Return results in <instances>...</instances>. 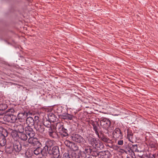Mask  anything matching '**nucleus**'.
<instances>
[{
	"label": "nucleus",
	"instance_id": "4468645a",
	"mask_svg": "<svg viewBox=\"0 0 158 158\" xmlns=\"http://www.w3.org/2000/svg\"><path fill=\"white\" fill-rule=\"evenodd\" d=\"M27 116V114L26 113H22L18 114V117L19 119L21 120H25Z\"/></svg>",
	"mask_w": 158,
	"mask_h": 158
},
{
	"label": "nucleus",
	"instance_id": "6e6552de",
	"mask_svg": "<svg viewBox=\"0 0 158 158\" xmlns=\"http://www.w3.org/2000/svg\"><path fill=\"white\" fill-rule=\"evenodd\" d=\"M34 120L31 117H29L27 118L26 123L28 126H33L34 124Z\"/></svg>",
	"mask_w": 158,
	"mask_h": 158
},
{
	"label": "nucleus",
	"instance_id": "412c9836",
	"mask_svg": "<svg viewBox=\"0 0 158 158\" xmlns=\"http://www.w3.org/2000/svg\"><path fill=\"white\" fill-rule=\"evenodd\" d=\"M56 133L54 132L52 130L51 128H49V135L53 138L54 137V135Z\"/></svg>",
	"mask_w": 158,
	"mask_h": 158
},
{
	"label": "nucleus",
	"instance_id": "f257e3e1",
	"mask_svg": "<svg viewBox=\"0 0 158 158\" xmlns=\"http://www.w3.org/2000/svg\"><path fill=\"white\" fill-rule=\"evenodd\" d=\"M89 143L94 148L98 149H101L103 147L102 143L98 139L95 138H90L89 139Z\"/></svg>",
	"mask_w": 158,
	"mask_h": 158
},
{
	"label": "nucleus",
	"instance_id": "a878e982",
	"mask_svg": "<svg viewBox=\"0 0 158 158\" xmlns=\"http://www.w3.org/2000/svg\"><path fill=\"white\" fill-rule=\"evenodd\" d=\"M118 144L119 145H122L123 144V140H119L118 141Z\"/></svg>",
	"mask_w": 158,
	"mask_h": 158
},
{
	"label": "nucleus",
	"instance_id": "b1692460",
	"mask_svg": "<svg viewBox=\"0 0 158 158\" xmlns=\"http://www.w3.org/2000/svg\"><path fill=\"white\" fill-rule=\"evenodd\" d=\"M63 158H70V157L67 153H65L64 154Z\"/></svg>",
	"mask_w": 158,
	"mask_h": 158
},
{
	"label": "nucleus",
	"instance_id": "bb28decb",
	"mask_svg": "<svg viewBox=\"0 0 158 158\" xmlns=\"http://www.w3.org/2000/svg\"><path fill=\"white\" fill-rule=\"evenodd\" d=\"M4 110H3V109H0V115H1L2 114H3L4 113Z\"/></svg>",
	"mask_w": 158,
	"mask_h": 158
},
{
	"label": "nucleus",
	"instance_id": "ddd939ff",
	"mask_svg": "<svg viewBox=\"0 0 158 158\" xmlns=\"http://www.w3.org/2000/svg\"><path fill=\"white\" fill-rule=\"evenodd\" d=\"M35 127L36 130L39 132L42 133L44 131V126L43 125L38 124L35 125Z\"/></svg>",
	"mask_w": 158,
	"mask_h": 158
},
{
	"label": "nucleus",
	"instance_id": "aec40b11",
	"mask_svg": "<svg viewBox=\"0 0 158 158\" xmlns=\"http://www.w3.org/2000/svg\"><path fill=\"white\" fill-rule=\"evenodd\" d=\"M18 132H25L24 128L22 125H19L17 127Z\"/></svg>",
	"mask_w": 158,
	"mask_h": 158
},
{
	"label": "nucleus",
	"instance_id": "5701e85b",
	"mask_svg": "<svg viewBox=\"0 0 158 158\" xmlns=\"http://www.w3.org/2000/svg\"><path fill=\"white\" fill-rule=\"evenodd\" d=\"M102 139L103 141L105 142L109 143L110 141V139L105 137H102Z\"/></svg>",
	"mask_w": 158,
	"mask_h": 158
},
{
	"label": "nucleus",
	"instance_id": "7ed1b4c3",
	"mask_svg": "<svg viewBox=\"0 0 158 158\" xmlns=\"http://www.w3.org/2000/svg\"><path fill=\"white\" fill-rule=\"evenodd\" d=\"M73 140L76 142L83 143L85 142V140L80 135L75 134L72 136Z\"/></svg>",
	"mask_w": 158,
	"mask_h": 158
},
{
	"label": "nucleus",
	"instance_id": "2eb2a0df",
	"mask_svg": "<svg viewBox=\"0 0 158 158\" xmlns=\"http://www.w3.org/2000/svg\"><path fill=\"white\" fill-rule=\"evenodd\" d=\"M48 148L47 145L45 146L43 149H41V155L42 156H46L48 152Z\"/></svg>",
	"mask_w": 158,
	"mask_h": 158
},
{
	"label": "nucleus",
	"instance_id": "423d86ee",
	"mask_svg": "<svg viewBox=\"0 0 158 158\" xmlns=\"http://www.w3.org/2000/svg\"><path fill=\"white\" fill-rule=\"evenodd\" d=\"M14 150L17 152H19L21 150V146L19 141H14L13 143Z\"/></svg>",
	"mask_w": 158,
	"mask_h": 158
},
{
	"label": "nucleus",
	"instance_id": "f03ea898",
	"mask_svg": "<svg viewBox=\"0 0 158 158\" xmlns=\"http://www.w3.org/2000/svg\"><path fill=\"white\" fill-rule=\"evenodd\" d=\"M3 119L7 122L14 123L15 122L17 117L15 115L7 113L4 115Z\"/></svg>",
	"mask_w": 158,
	"mask_h": 158
},
{
	"label": "nucleus",
	"instance_id": "1a4fd4ad",
	"mask_svg": "<svg viewBox=\"0 0 158 158\" xmlns=\"http://www.w3.org/2000/svg\"><path fill=\"white\" fill-rule=\"evenodd\" d=\"M28 141L29 143L34 145L37 144L39 143L38 139L34 137H29Z\"/></svg>",
	"mask_w": 158,
	"mask_h": 158
},
{
	"label": "nucleus",
	"instance_id": "c756f323",
	"mask_svg": "<svg viewBox=\"0 0 158 158\" xmlns=\"http://www.w3.org/2000/svg\"><path fill=\"white\" fill-rule=\"evenodd\" d=\"M130 135H131V134H129L127 135V136L128 137V138L129 137V136Z\"/></svg>",
	"mask_w": 158,
	"mask_h": 158
},
{
	"label": "nucleus",
	"instance_id": "393cba45",
	"mask_svg": "<svg viewBox=\"0 0 158 158\" xmlns=\"http://www.w3.org/2000/svg\"><path fill=\"white\" fill-rule=\"evenodd\" d=\"M67 117L70 120H71L72 119L73 116L71 114H68L67 115Z\"/></svg>",
	"mask_w": 158,
	"mask_h": 158
},
{
	"label": "nucleus",
	"instance_id": "9d476101",
	"mask_svg": "<svg viewBox=\"0 0 158 158\" xmlns=\"http://www.w3.org/2000/svg\"><path fill=\"white\" fill-rule=\"evenodd\" d=\"M48 152L49 153L54 155H57L59 152L58 147L56 146L53 147L52 150H49Z\"/></svg>",
	"mask_w": 158,
	"mask_h": 158
},
{
	"label": "nucleus",
	"instance_id": "dca6fc26",
	"mask_svg": "<svg viewBox=\"0 0 158 158\" xmlns=\"http://www.w3.org/2000/svg\"><path fill=\"white\" fill-rule=\"evenodd\" d=\"M67 131L66 129H64V127L62 128L61 131H60V133L63 136L66 137L68 135V134L67 132Z\"/></svg>",
	"mask_w": 158,
	"mask_h": 158
},
{
	"label": "nucleus",
	"instance_id": "20e7f679",
	"mask_svg": "<svg viewBox=\"0 0 158 158\" xmlns=\"http://www.w3.org/2000/svg\"><path fill=\"white\" fill-rule=\"evenodd\" d=\"M25 132L27 135H28L29 137H34L35 135V132L30 126L25 127Z\"/></svg>",
	"mask_w": 158,
	"mask_h": 158
},
{
	"label": "nucleus",
	"instance_id": "473e14b6",
	"mask_svg": "<svg viewBox=\"0 0 158 158\" xmlns=\"http://www.w3.org/2000/svg\"><path fill=\"white\" fill-rule=\"evenodd\" d=\"M88 158H92L91 157H89Z\"/></svg>",
	"mask_w": 158,
	"mask_h": 158
},
{
	"label": "nucleus",
	"instance_id": "7c9ffc66",
	"mask_svg": "<svg viewBox=\"0 0 158 158\" xmlns=\"http://www.w3.org/2000/svg\"><path fill=\"white\" fill-rule=\"evenodd\" d=\"M88 150V149H85V151H86V152H87V151Z\"/></svg>",
	"mask_w": 158,
	"mask_h": 158
},
{
	"label": "nucleus",
	"instance_id": "39448f33",
	"mask_svg": "<svg viewBox=\"0 0 158 158\" xmlns=\"http://www.w3.org/2000/svg\"><path fill=\"white\" fill-rule=\"evenodd\" d=\"M101 125L103 126L104 127L107 128L109 127L110 124V121L108 119L106 118H102L100 121Z\"/></svg>",
	"mask_w": 158,
	"mask_h": 158
},
{
	"label": "nucleus",
	"instance_id": "cd10ccee",
	"mask_svg": "<svg viewBox=\"0 0 158 158\" xmlns=\"http://www.w3.org/2000/svg\"><path fill=\"white\" fill-rule=\"evenodd\" d=\"M39 117L38 116H35V119H36V120H38V121H39Z\"/></svg>",
	"mask_w": 158,
	"mask_h": 158
},
{
	"label": "nucleus",
	"instance_id": "4be33fe9",
	"mask_svg": "<svg viewBox=\"0 0 158 158\" xmlns=\"http://www.w3.org/2000/svg\"><path fill=\"white\" fill-rule=\"evenodd\" d=\"M64 144L66 146L70 148L72 146L73 143L68 140H66L64 142Z\"/></svg>",
	"mask_w": 158,
	"mask_h": 158
},
{
	"label": "nucleus",
	"instance_id": "9b49d317",
	"mask_svg": "<svg viewBox=\"0 0 158 158\" xmlns=\"http://www.w3.org/2000/svg\"><path fill=\"white\" fill-rule=\"evenodd\" d=\"M19 139H20L21 140L23 141H26L27 140L28 137L25 132L22 133L19 132Z\"/></svg>",
	"mask_w": 158,
	"mask_h": 158
},
{
	"label": "nucleus",
	"instance_id": "a211bd4d",
	"mask_svg": "<svg viewBox=\"0 0 158 158\" xmlns=\"http://www.w3.org/2000/svg\"><path fill=\"white\" fill-rule=\"evenodd\" d=\"M63 127V126L60 123H57L56 127V130L59 132L61 131Z\"/></svg>",
	"mask_w": 158,
	"mask_h": 158
},
{
	"label": "nucleus",
	"instance_id": "72a5a7b5",
	"mask_svg": "<svg viewBox=\"0 0 158 158\" xmlns=\"http://www.w3.org/2000/svg\"><path fill=\"white\" fill-rule=\"evenodd\" d=\"M114 115V116H116V115H116V114H115V115Z\"/></svg>",
	"mask_w": 158,
	"mask_h": 158
},
{
	"label": "nucleus",
	"instance_id": "f8f14e48",
	"mask_svg": "<svg viewBox=\"0 0 158 158\" xmlns=\"http://www.w3.org/2000/svg\"><path fill=\"white\" fill-rule=\"evenodd\" d=\"M19 132L16 131H13L11 133V136L15 141H18L19 138Z\"/></svg>",
	"mask_w": 158,
	"mask_h": 158
},
{
	"label": "nucleus",
	"instance_id": "2f4dec72",
	"mask_svg": "<svg viewBox=\"0 0 158 158\" xmlns=\"http://www.w3.org/2000/svg\"><path fill=\"white\" fill-rule=\"evenodd\" d=\"M78 158H80V156H79ZM82 158H85V157H82Z\"/></svg>",
	"mask_w": 158,
	"mask_h": 158
},
{
	"label": "nucleus",
	"instance_id": "c85d7f7f",
	"mask_svg": "<svg viewBox=\"0 0 158 158\" xmlns=\"http://www.w3.org/2000/svg\"><path fill=\"white\" fill-rule=\"evenodd\" d=\"M14 111V110L13 109H10L9 110L8 112H13Z\"/></svg>",
	"mask_w": 158,
	"mask_h": 158
},
{
	"label": "nucleus",
	"instance_id": "f3484780",
	"mask_svg": "<svg viewBox=\"0 0 158 158\" xmlns=\"http://www.w3.org/2000/svg\"><path fill=\"white\" fill-rule=\"evenodd\" d=\"M6 141L5 137L2 136L0 137V145L1 146H4L6 143Z\"/></svg>",
	"mask_w": 158,
	"mask_h": 158
},
{
	"label": "nucleus",
	"instance_id": "6ab92c4d",
	"mask_svg": "<svg viewBox=\"0 0 158 158\" xmlns=\"http://www.w3.org/2000/svg\"><path fill=\"white\" fill-rule=\"evenodd\" d=\"M41 148L40 147H38L36 148L34 151V153L36 155H38L39 154H41Z\"/></svg>",
	"mask_w": 158,
	"mask_h": 158
},
{
	"label": "nucleus",
	"instance_id": "0eeeda50",
	"mask_svg": "<svg viewBox=\"0 0 158 158\" xmlns=\"http://www.w3.org/2000/svg\"><path fill=\"white\" fill-rule=\"evenodd\" d=\"M113 136L114 138L121 139L122 135L120 130L118 128L116 129L113 133Z\"/></svg>",
	"mask_w": 158,
	"mask_h": 158
}]
</instances>
